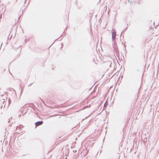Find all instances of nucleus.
I'll use <instances>...</instances> for the list:
<instances>
[{
    "label": "nucleus",
    "mask_w": 159,
    "mask_h": 159,
    "mask_svg": "<svg viewBox=\"0 0 159 159\" xmlns=\"http://www.w3.org/2000/svg\"><path fill=\"white\" fill-rule=\"evenodd\" d=\"M112 33V41L114 40L116 38V31L114 29H112L111 32Z\"/></svg>",
    "instance_id": "obj_1"
},
{
    "label": "nucleus",
    "mask_w": 159,
    "mask_h": 159,
    "mask_svg": "<svg viewBox=\"0 0 159 159\" xmlns=\"http://www.w3.org/2000/svg\"><path fill=\"white\" fill-rule=\"evenodd\" d=\"M113 50L115 52H118V48L115 40V41L114 43L113 44Z\"/></svg>",
    "instance_id": "obj_2"
},
{
    "label": "nucleus",
    "mask_w": 159,
    "mask_h": 159,
    "mask_svg": "<svg viewBox=\"0 0 159 159\" xmlns=\"http://www.w3.org/2000/svg\"><path fill=\"white\" fill-rule=\"evenodd\" d=\"M43 123V121H39L35 123V124L36 126L41 125H42Z\"/></svg>",
    "instance_id": "obj_3"
},
{
    "label": "nucleus",
    "mask_w": 159,
    "mask_h": 159,
    "mask_svg": "<svg viewBox=\"0 0 159 159\" xmlns=\"http://www.w3.org/2000/svg\"><path fill=\"white\" fill-rule=\"evenodd\" d=\"M0 102H1V104L2 103L3 104H4V107H5V103L6 102L5 101L4 99H2V101H1V100L0 101Z\"/></svg>",
    "instance_id": "obj_4"
},
{
    "label": "nucleus",
    "mask_w": 159,
    "mask_h": 159,
    "mask_svg": "<svg viewBox=\"0 0 159 159\" xmlns=\"http://www.w3.org/2000/svg\"><path fill=\"white\" fill-rule=\"evenodd\" d=\"M11 119H12V118L11 117L10 118L8 119V123H11V121L10 120H11Z\"/></svg>",
    "instance_id": "obj_5"
},
{
    "label": "nucleus",
    "mask_w": 159,
    "mask_h": 159,
    "mask_svg": "<svg viewBox=\"0 0 159 159\" xmlns=\"http://www.w3.org/2000/svg\"><path fill=\"white\" fill-rule=\"evenodd\" d=\"M77 6L79 9H80L81 7V5L80 4V5H77Z\"/></svg>",
    "instance_id": "obj_6"
},
{
    "label": "nucleus",
    "mask_w": 159,
    "mask_h": 159,
    "mask_svg": "<svg viewBox=\"0 0 159 159\" xmlns=\"http://www.w3.org/2000/svg\"><path fill=\"white\" fill-rule=\"evenodd\" d=\"M2 106H1V108L2 109Z\"/></svg>",
    "instance_id": "obj_7"
},
{
    "label": "nucleus",
    "mask_w": 159,
    "mask_h": 159,
    "mask_svg": "<svg viewBox=\"0 0 159 159\" xmlns=\"http://www.w3.org/2000/svg\"><path fill=\"white\" fill-rule=\"evenodd\" d=\"M25 0H24V2L25 3V1H24ZM26 1V0H25V1Z\"/></svg>",
    "instance_id": "obj_8"
},
{
    "label": "nucleus",
    "mask_w": 159,
    "mask_h": 159,
    "mask_svg": "<svg viewBox=\"0 0 159 159\" xmlns=\"http://www.w3.org/2000/svg\"><path fill=\"white\" fill-rule=\"evenodd\" d=\"M17 1V0H16V1Z\"/></svg>",
    "instance_id": "obj_9"
},
{
    "label": "nucleus",
    "mask_w": 159,
    "mask_h": 159,
    "mask_svg": "<svg viewBox=\"0 0 159 159\" xmlns=\"http://www.w3.org/2000/svg\"><path fill=\"white\" fill-rule=\"evenodd\" d=\"M65 159H67L66 158Z\"/></svg>",
    "instance_id": "obj_10"
}]
</instances>
